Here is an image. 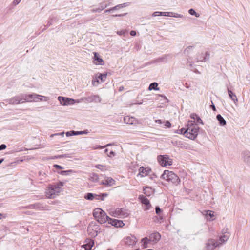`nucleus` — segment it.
Listing matches in <instances>:
<instances>
[{
    "instance_id": "obj_46",
    "label": "nucleus",
    "mask_w": 250,
    "mask_h": 250,
    "mask_svg": "<svg viewBox=\"0 0 250 250\" xmlns=\"http://www.w3.org/2000/svg\"><path fill=\"white\" fill-rule=\"evenodd\" d=\"M95 167L100 169V170H101L102 171H104V167H105L103 165H96Z\"/></svg>"
},
{
    "instance_id": "obj_14",
    "label": "nucleus",
    "mask_w": 250,
    "mask_h": 250,
    "mask_svg": "<svg viewBox=\"0 0 250 250\" xmlns=\"http://www.w3.org/2000/svg\"><path fill=\"white\" fill-rule=\"evenodd\" d=\"M101 184L105 186H112L115 184V181L111 177H106L104 180L101 182Z\"/></svg>"
},
{
    "instance_id": "obj_34",
    "label": "nucleus",
    "mask_w": 250,
    "mask_h": 250,
    "mask_svg": "<svg viewBox=\"0 0 250 250\" xmlns=\"http://www.w3.org/2000/svg\"><path fill=\"white\" fill-rule=\"evenodd\" d=\"M106 7H107L106 5L104 4V3H102L101 4L100 7L98 8H97V9L94 10V11H95L96 12H100L102 10H104Z\"/></svg>"
},
{
    "instance_id": "obj_53",
    "label": "nucleus",
    "mask_w": 250,
    "mask_h": 250,
    "mask_svg": "<svg viewBox=\"0 0 250 250\" xmlns=\"http://www.w3.org/2000/svg\"><path fill=\"white\" fill-rule=\"evenodd\" d=\"M120 9H121L120 4L117 5L113 7L112 8V9L113 10V11L114 10H119Z\"/></svg>"
},
{
    "instance_id": "obj_45",
    "label": "nucleus",
    "mask_w": 250,
    "mask_h": 250,
    "mask_svg": "<svg viewBox=\"0 0 250 250\" xmlns=\"http://www.w3.org/2000/svg\"><path fill=\"white\" fill-rule=\"evenodd\" d=\"M94 95L91 96H89V97L86 98L85 99L87 101L91 102L94 101Z\"/></svg>"
},
{
    "instance_id": "obj_36",
    "label": "nucleus",
    "mask_w": 250,
    "mask_h": 250,
    "mask_svg": "<svg viewBox=\"0 0 250 250\" xmlns=\"http://www.w3.org/2000/svg\"><path fill=\"white\" fill-rule=\"evenodd\" d=\"M108 194L106 193H102L99 195H98L97 198L96 199L97 200L101 199V201H104V198L108 196Z\"/></svg>"
},
{
    "instance_id": "obj_18",
    "label": "nucleus",
    "mask_w": 250,
    "mask_h": 250,
    "mask_svg": "<svg viewBox=\"0 0 250 250\" xmlns=\"http://www.w3.org/2000/svg\"><path fill=\"white\" fill-rule=\"evenodd\" d=\"M126 213L125 212L124 208H117L114 212H112L111 215L114 217H118L121 215H126Z\"/></svg>"
},
{
    "instance_id": "obj_62",
    "label": "nucleus",
    "mask_w": 250,
    "mask_h": 250,
    "mask_svg": "<svg viewBox=\"0 0 250 250\" xmlns=\"http://www.w3.org/2000/svg\"><path fill=\"white\" fill-rule=\"evenodd\" d=\"M210 108L213 110V111H215L216 110V108H215V105H214V104L212 103V104L210 106Z\"/></svg>"
},
{
    "instance_id": "obj_2",
    "label": "nucleus",
    "mask_w": 250,
    "mask_h": 250,
    "mask_svg": "<svg viewBox=\"0 0 250 250\" xmlns=\"http://www.w3.org/2000/svg\"><path fill=\"white\" fill-rule=\"evenodd\" d=\"M187 129L188 131H187L186 137L190 139L194 140L198 134L199 127L196 124H195L194 121H189Z\"/></svg>"
},
{
    "instance_id": "obj_10",
    "label": "nucleus",
    "mask_w": 250,
    "mask_h": 250,
    "mask_svg": "<svg viewBox=\"0 0 250 250\" xmlns=\"http://www.w3.org/2000/svg\"><path fill=\"white\" fill-rule=\"evenodd\" d=\"M58 99L60 104L63 106L72 104L74 103V100L72 98L59 96Z\"/></svg>"
},
{
    "instance_id": "obj_47",
    "label": "nucleus",
    "mask_w": 250,
    "mask_h": 250,
    "mask_svg": "<svg viewBox=\"0 0 250 250\" xmlns=\"http://www.w3.org/2000/svg\"><path fill=\"white\" fill-rule=\"evenodd\" d=\"M155 211L157 214H159L162 211V210L159 206H156L155 208Z\"/></svg>"
},
{
    "instance_id": "obj_12",
    "label": "nucleus",
    "mask_w": 250,
    "mask_h": 250,
    "mask_svg": "<svg viewBox=\"0 0 250 250\" xmlns=\"http://www.w3.org/2000/svg\"><path fill=\"white\" fill-rule=\"evenodd\" d=\"M107 77V73H100L96 78V80L92 81V84L94 85H96L95 83L97 84L99 83V80H101V82H104Z\"/></svg>"
},
{
    "instance_id": "obj_39",
    "label": "nucleus",
    "mask_w": 250,
    "mask_h": 250,
    "mask_svg": "<svg viewBox=\"0 0 250 250\" xmlns=\"http://www.w3.org/2000/svg\"><path fill=\"white\" fill-rule=\"evenodd\" d=\"M188 13L191 15L195 16V17L197 18L199 17V16H200V14L199 13H196V11L193 9H192V8L188 10Z\"/></svg>"
},
{
    "instance_id": "obj_48",
    "label": "nucleus",
    "mask_w": 250,
    "mask_h": 250,
    "mask_svg": "<svg viewBox=\"0 0 250 250\" xmlns=\"http://www.w3.org/2000/svg\"><path fill=\"white\" fill-rule=\"evenodd\" d=\"M198 116H199L195 113H193L190 115V118L194 120H195Z\"/></svg>"
},
{
    "instance_id": "obj_15",
    "label": "nucleus",
    "mask_w": 250,
    "mask_h": 250,
    "mask_svg": "<svg viewBox=\"0 0 250 250\" xmlns=\"http://www.w3.org/2000/svg\"><path fill=\"white\" fill-rule=\"evenodd\" d=\"M139 199L141 201V203L146 206V209H149L151 207V204L149 200L144 196L143 195H139Z\"/></svg>"
},
{
    "instance_id": "obj_1",
    "label": "nucleus",
    "mask_w": 250,
    "mask_h": 250,
    "mask_svg": "<svg viewBox=\"0 0 250 250\" xmlns=\"http://www.w3.org/2000/svg\"><path fill=\"white\" fill-rule=\"evenodd\" d=\"M43 98L45 99V101H47V97L35 93L30 94H22L18 96L8 99L7 102L10 104H18L23 103L25 102H37V101L35 100L36 99L42 101Z\"/></svg>"
},
{
    "instance_id": "obj_61",
    "label": "nucleus",
    "mask_w": 250,
    "mask_h": 250,
    "mask_svg": "<svg viewBox=\"0 0 250 250\" xmlns=\"http://www.w3.org/2000/svg\"><path fill=\"white\" fill-rule=\"evenodd\" d=\"M115 152H114V151H111L110 152L109 154H107V156H108V157H111L112 156H115Z\"/></svg>"
},
{
    "instance_id": "obj_54",
    "label": "nucleus",
    "mask_w": 250,
    "mask_h": 250,
    "mask_svg": "<svg viewBox=\"0 0 250 250\" xmlns=\"http://www.w3.org/2000/svg\"><path fill=\"white\" fill-rule=\"evenodd\" d=\"M6 147L7 146L5 144H3L0 145V151L6 149Z\"/></svg>"
},
{
    "instance_id": "obj_44",
    "label": "nucleus",
    "mask_w": 250,
    "mask_h": 250,
    "mask_svg": "<svg viewBox=\"0 0 250 250\" xmlns=\"http://www.w3.org/2000/svg\"><path fill=\"white\" fill-rule=\"evenodd\" d=\"M94 100L95 102H100L101 101V98L98 95H94Z\"/></svg>"
},
{
    "instance_id": "obj_42",
    "label": "nucleus",
    "mask_w": 250,
    "mask_h": 250,
    "mask_svg": "<svg viewBox=\"0 0 250 250\" xmlns=\"http://www.w3.org/2000/svg\"><path fill=\"white\" fill-rule=\"evenodd\" d=\"M244 160L246 162L250 164V153H247L244 157Z\"/></svg>"
},
{
    "instance_id": "obj_57",
    "label": "nucleus",
    "mask_w": 250,
    "mask_h": 250,
    "mask_svg": "<svg viewBox=\"0 0 250 250\" xmlns=\"http://www.w3.org/2000/svg\"><path fill=\"white\" fill-rule=\"evenodd\" d=\"M21 1V0H14L13 3L15 5H16L18 4Z\"/></svg>"
},
{
    "instance_id": "obj_35",
    "label": "nucleus",
    "mask_w": 250,
    "mask_h": 250,
    "mask_svg": "<svg viewBox=\"0 0 250 250\" xmlns=\"http://www.w3.org/2000/svg\"><path fill=\"white\" fill-rule=\"evenodd\" d=\"M152 15L154 17L160 16H167V12L157 11V12H154L153 13Z\"/></svg>"
},
{
    "instance_id": "obj_13",
    "label": "nucleus",
    "mask_w": 250,
    "mask_h": 250,
    "mask_svg": "<svg viewBox=\"0 0 250 250\" xmlns=\"http://www.w3.org/2000/svg\"><path fill=\"white\" fill-rule=\"evenodd\" d=\"M125 244L129 246L134 245L137 242V239L134 235L127 236L125 238Z\"/></svg>"
},
{
    "instance_id": "obj_38",
    "label": "nucleus",
    "mask_w": 250,
    "mask_h": 250,
    "mask_svg": "<svg viewBox=\"0 0 250 250\" xmlns=\"http://www.w3.org/2000/svg\"><path fill=\"white\" fill-rule=\"evenodd\" d=\"M188 130L187 128H182L180 129L177 130V133L180 134L186 135Z\"/></svg>"
},
{
    "instance_id": "obj_6",
    "label": "nucleus",
    "mask_w": 250,
    "mask_h": 250,
    "mask_svg": "<svg viewBox=\"0 0 250 250\" xmlns=\"http://www.w3.org/2000/svg\"><path fill=\"white\" fill-rule=\"evenodd\" d=\"M161 238V235L158 232L153 233L150 234L149 238L145 237L141 240L143 242V247L146 248L147 247V244L149 241L156 243L158 242Z\"/></svg>"
},
{
    "instance_id": "obj_23",
    "label": "nucleus",
    "mask_w": 250,
    "mask_h": 250,
    "mask_svg": "<svg viewBox=\"0 0 250 250\" xmlns=\"http://www.w3.org/2000/svg\"><path fill=\"white\" fill-rule=\"evenodd\" d=\"M210 58V54L208 52H206L205 53V55L203 56V59H197V62H206L208 61Z\"/></svg>"
},
{
    "instance_id": "obj_43",
    "label": "nucleus",
    "mask_w": 250,
    "mask_h": 250,
    "mask_svg": "<svg viewBox=\"0 0 250 250\" xmlns=\"http://www.w3.org/2000/svg\"><path fill=\"white\" fill-rule=\"evenodd\" d=\"M58 159L63 158H71V156L70 154H66L63 155H58Z\"/></svg>"
},
{
    "instance_id": "obj_51",
    "label": "nucleus",
    "mask_w": 250,
    "mask_h": 250,
    "mask_svg": "<svg viewBox=\"0 0 250 250\" xmlns=\"http://www.w3.org/2000/svg\"><path fill=\"white\" fill-rule=\"evenodd\" d=\"M195 120L196 121L197 123H200L202 125L204 124L203 121L202 120V119L200 118V117L199 116H198Z\"/></svg>"
},
{
    "instance_id": "obj_25",
    "label": "nucleus",
    "mask_w": 250,
    "mask_h": 250,
    "mask_svg": "<svg viewBox=\"0 0 250 250\" xmlns=\"http://www.w3.org/2000/svg\"><path fill=\"white\" fill-rule=\"evenodd\" d=\"M228 92L229 95V97L234 102L238 101V99L236 96V95L230 90L228 88Z\"/></svg>"
},
{
    "instance_id": "obj_50",
    "label": "nucleus",
    "mask_w": 250,
    "mask_h": 250,
    "mask_svg": "<svg viewBox=\"0 0 250 250\" xmlns=\"http://www.w3.org/2000/svg\"><path fill=\"white\" fill-rule=\"evenodd\" d=\"M38 206V205L36 204H31L28 206L27 208H30V209H33L37 208V207Z\"/></svg>"
},
{
    "instance_id": "obj_19",
    "label": "nucleus",
    "mask_w": 250,
    "mask_h": 250,
    "mask_svg": "<svg viewBox=\"0 0 250 250\" xmlns=\"http://www.w3.org/2000/svg\"><path fill=\"white\" fill-rule=\"evenodd\" d=\"M139 174L141 177H145L148 174L150 171V169H148L146 168H144V167H141L139 169Z\"/></svg>"
},
{
    "instance_id": "obj_27",
    "label": "nucleus",
    "mask_w": 250,
    "mask_h": 250,
    "mask_svg": "<svg viewBox=\"0 0 250 250\" xmlns=\"http://www.w3.org/2000/svg\"><path fill=\"white\" fill-rule=\"evenodd\" d=\"M50 187L51 188H52V190L54 191L56 194L61 192V191H62L61 188L59 187V186H57V185H51Z\"/></svg>"
},
{
    "instance_id": "obj_5",
    "label": "nucleus",
    "mask_w": 250,
    "mask_h": 250,
    "mask_svg": "<svg viewBox=\"0 0 250 250\" xmlns=\"http://www.w3.org/2000/svg\"><path fill=\"white\" fill-rule=\"evenodd\" d=\"M87 232L90 236L95 237L101 232V229L97 223L91 222L88 226Z\"/></svg>"
},
{
    "instance_id": "obj_20",
    "label": "nucleus",
    "mask_w": 250,
    "mask_h": 250,
    "mask_svg": "<svg viewBox=\"0 0 250 250\" xmlns=\"http://www.w3.org/2000/svg\"><path fill=\"white\" fill-rule=\"evenodd\" d=\"M56 193L54 191L52 190V188L50 187L46 192V195L49 198H54L55 197Z\"/></svg>"
},
{
    "instance_id": "obj_11",
    "label": "nucleus",
    "mask_w": 250,
    "mask_h": 250,
    "mask_svg": "<svg viewBox=\"0 0 250 250\" xmlns=\"http://www.w3.org/2000/svg\"><path fill=\"white\" fill-rule=\"evenodd\" d=\"M108 222L109 224H111L112 226L115 227H122L125 225V224L122 220H117L115 219H112L110 217H108Z\"/></svg>"
},
{
    "instance_id": "obj_8",
    "label": "nucleus",
    "mask_w": 250,
    "mask_h": 250,
    "mask_svg": "<svg viewBox=\"0 0 250 250\" xmlns=\"http://www.w3.org/2000/svg\"><path fill=\"white\" fill-rule=\"evenodd\" d=\"M227 229H224L222 230V235L219 237L218 243L220 245L225 243L230 237V234L227 232Z\"/></svg>"
},
{
    "instance_id": "obj_29",
    "label": "nucleus",
    "mask_w": 250,
    "mask_h": 250,
    "mask_svg": "<svg viewBox=\"0 0 250 250\" xmlns=\"http://www.w3.org/2000/svg\"><path fill=\"white\" fill-rule=\"evenodd\" d=\"M169 55H165L157 59L155 62H164L167 61V58Z\"/></svg>"
},
{
    "instance_id": "obj_49",
    "label": "nucleus",
    "mask_w": 250,
    "mask_h": 250,
    "mask_svg": "<svg viewBox=\"0 0 250 250\" xmlns=\"http://www.w3.org/2000/svg\"><path fill=\"white\" fill-rule=\"evenodd\" d=\"M171 124L170 122L168 121H167L165 122V126L167 128H170L171 127Z\"/></svg>"
},
{
    "instance_id": "obj_3",
    "label": "nucleus",
    "mask_w": 250,
    "mask_h": 250,
    "mask_svg": "<svg viewBox=\"0 0 250 250\" xmlns=\"http://www.w3.org/2000/svg\"><path fill=\"white\" fill-rule=\"evenodd\" d=\"M161 178L177 185L180 182L179 177L173 172L166 170L161 175Z\"/></svg>"
},
{
    "instance_id": "obj_59",
    "label": "nucleus",
    "mask_w": 250,
    "mask_h": 250,
    "mask_svg": "<svg viewBox=\"0 0 250 250\" xmlns=\"http://www.w3.org/2000/svg\"><path fill=\"white\" fill-rule=\"evenodd\" d=\"M125 31H124V30H121V31H118L117 32V34L119 35H123L124 34H125Z\"/></svg>"
},
{
    "instance_id": "obj_4",
    "label": "nucleus",
    "mask_w": 250,
    "mask_h": 250,
    "mask_svg": "<svg viewBox=\"0 0 250 250\" xmlns=\"http://www.w3.org/2000/svg\"><path fill=\"white\" fill-rule=\"evenodd\" d=\"M93 217L100 223L103 224L108 221V217L106 213L100 208H96L93 210Z\"/></svg>"
},
{
    "instance_id": "obj_60",
    "label": "nucleus",
    "mask_w": 250,
    "mask_h": 250,
    "mask_svg": "<svg viewBox=\"0 0 250 250\" xmlns=\"http://www.w3.org/2000/svg\"><path fill=\"white\" fill-rule=\"evenodd\" d=\"M130 35L132 36H135L136 35V32L135 31L132 30L130 32Z\"/></svg>"
},
{
    "instance_id": "obj_28",
    "label": "nucleus",
    "mask_w": 250,
    "mask_h": 250,
    "mask_svg": "<svg viewBox=\"0 0 250 250\" xmlns=\"http://www.w3.org/2000/svg\"><path fill=\"white\" fill-rule=\"evenodd\" d=\"M158 84L156 82L152 83L150 84L148 90H159V88L158 87Z\"/></svg>"
},
{
    "instance_id": "obj_58",
    "label": "nucleus",
    "mask_w": 250,
    "mask_h": 250,
    "mask_svg": "<svg viewBox=\"0 0 250 250\" xmlns=\"http://www.w3.org/2000/svg\"><path fill=\"white\" fill-rule=\"evenodd\" d=\"M128 5V3H124L123 4H120V6L121 8H123L124 7H126Z\"/></svg>"
},
{
    "instance_id": "obj_37",
    "label": "nucleus",
    "mask_w": 250,
    "mask_h": 250,
    "mask_svg": "<svg viewBox=\"0 0 250 250\" xmlns=\"http://www.w3.org/2000/svg\"><path fill=\"white\" fill-rule=\"evenodd\" d=\"M124 120L125 123L128 124H132L133 121V118H129L128 117H124Z\"/></svg>"
},
{
    "instance_id": "obj_55",
    "label": "nucleus",
    "mask_w": 250,
    "mask_h": 250,
    "mask_svg": "<svg viewBox=\"0 0 250 250\" xmlns=\"http://www.w3.org/2000/svg\"><path fill=\"white\" fill-rule=\"evenodd\" d=\"M127 13H124V14H116V15H113L112 16L113 17H123L125 15H126Z\"/></svg>"
},
{
    "instance_id": "obj_52",
    "label": "nucleus",
    "mask_w": 250,
    "mask_h": 250,
    "mask_svg": "<svg viewBox=\"0 0 250 250\" xmlns=\"http://www.w3.org/2000/svg\"><path fill=\"white\" fill-rule=\"evenodd\" d=\"M53 167L56 168V169H63V167L60 166V165H57V164H55L54 165Z\"/></svg>"
},
{
    "instance_id": "obj_56",
    "label": "nucleus",
    "mask_w": 250,
    "mask_h": 250,
    "mask_svg": "<svg viewBox=\"0 0 250 250\" xmlns=\"http://www.w3.org/2000/svg\"><path fill=\"white\" fill-rule=\"evenodd\" d=\"M59 187H62L64 185V183L63 182L60 181L56 184Z\"/></svg>"
},
{
    "instance_id": "obj_31",
    "label": "nucleus",
    "mask_w": 250,
    "mask_h": 250,
    "mask_svg": "<svg viewBox=\"0 0 250 250\" xmlns=\"http://www.w3.org/2000/svg\"><path fill=\"white\" fill-rule=\"evenodd\" d=\"M75 172L71 169L68 170H63L61 171V172H59L58 173L62 175H68L72 173H75Z\"/></svg>"
},
{
    "instance_id": "obj_30",
    "label": "nucleus",
    "mask_w": 250,
    "mask_h": 250,
    "mask_svg": "<svg viewBox=\"0 0 250 250\" xmlns=\"http://www.w3.org/2000/svg\"><path fill=\"white\" fill-rule=\"evenodd\" d=\"M167 16L169 17H173L176 18H181L183 17V15L181 14L173 12H167Z\"/></svg>"
},
{
    "instance_id": "obj_40",
    "label": "nucleus",
    "mask_w": 250,
    "mask_h": 250,
    "mask_svg": "<svg viewBox=\"0 0 250 250\" xmlns=\"http://www.w3.org/2000/svg\"><path fill=\"white\" fill-rule=\"evenodd\" d=\"M151 190V188L149 187H146L144 188L143 191L144 193L146 194V196H149L150 195V192Z\"/></svg>"
},
{
    "instance_id": "obj_22",
    "label": "nucleus",
    "mask_w": 250,
    "mask_h": 250,
    "mask_svg": "<svg viewBox=\"0 0 250 250\" xmlns=\"http://www.w3.org/2000/svg\"><path fill=\"white\" fill-rule=\"evenodd\" d=\"M97 196H98V195H97L96 194H94L92 193H87L86 194H85L84 198L86 200H92L94 199V198H95V197H96V198H97Z\"/></svg>"
},
{
    "instance_id": "obj_32",
    "label": "nucleus",
    "mask_w": 250,
    "mask_h": 250,
    "mask_svg": "<svg viewBox=\"0 0 250 250\" xmlns=\"http://www.w3.org/2000/svg\"><path fill=\"white\" fill-rule=\"evenodd\" d=\"M206 216L208 220H211L212 217L214 216L213 212L210 210L206 211Z\"/></svg>"
},
{
    "instance_id": "obj_16",
    "label": "nucleus",
    "mask_w": 250,
    "mask_h": 250,
    "mask_svg": "<svg viewBox=\"0 0 250 250\" xmlns=\"http://www.w3.org/2000/svg\"><path fill=\"white\" fill-rule=\"evenodd\" d=\"M88 133V131L87 130H84V131H68L66 133V135L67 137L68 136H71L73 135H82V134H86Z\"/></svg>"
},
{
    "instance_id": "obj_63",
    "label": "nucleus",
    "mask_w": 250,
    "mask_h": 250,
    "mask_svg": "<svg viewBox=\"0 0 250 250\" xmlns=\"http://www.w3.org/2000/svg\"><path fill=\"white\" fill-rule=\"evenodd\" d=\"M96 148H99V149H103V148H105V146H96Z\"/></svg>"
},
{
    "instance_id": "obj_7",
    "label": "nucleus",
    "mask_w": 250,
    "mask_h": 250,
    "mask_svg": "<svg viewBox=\"0 0 250 250\" xmlns=\"http://www.w3.org/2000/svg\"><path fill=\"white\" fill-rule=\"evenodd\" d=\"M158 161L163 167L171 166L172 164V159L167 155H159L158 156Z\"/></svg>"
},
{
    "instance_id": "obj_9",
    "label": "nucleus",
    "mask_w": 250,
    "mask_h": 250,
    "mask_svg": "<svg viewBox=\"0 0 250 250\" xmlns=\"http://www.w3.org/2000/svg\"><path fill=\"white\" fill-rule=\"evenodd\" d=\"M219 246L218 242H216L213 239H209L206 244V248L207 250H213Z\"/></svg>"
},
{
    "instance_id": "obj_26",
    "label": "nucleus",
    "mask_w": 250,
    "mask_h": 250,
    "mask_svg": "<svg viewBox=\"0 0 250 250\" xmlns=\"http://www.w3.org/2000/svg\"><path fill=\"white\" fill-rule=\"evenodd\" d=\"M89 179L92 182H98L99 180V176L96 173H92L89 175Z\"/></svg>"
},
{
    "instance_id": "obj_33",
    "label": "nucleus",
    "mask_w": 250,
    "mask_h": 250,
    "mask_svg": "<svg viewBox=\"0 0 250 250\" xmlns=\"http://www.w3.org/2000/svg\"><path fill=\"white\" fill-rule=\"evenodd\" d=\"M193 47L192 46H189L187 47L184 51V53L186 55H189L191 51L192 50Z\"/></svg>"
},
{
    "instance_id": "obj_24",
    "label": "nucleus",
    "mask_w": 250,
    "mask_h": 250,
    "mask_svg": "<svg viewBox=\"0 0 250 250\" xmlns=\"http://www.w3.org/2000/svg\"><path fill=\"white\" fill-rule=\"evenodd\" d=\"M88 243L84 245L85 250H90L94 245V241L91 239H88Z\"/></svg>"
},
{
    "instance_id": "obj_21",
    "label": "nucleus",
    "mask_w": 250,
    "mask_h": 250,
    "mask_svg": "<svg viewBox=\"0 0 250 250\" xmlns=\"http://www.w3.org/2000/svg\"><path fill=\"white\" fill-rule=\"evenodd\" d=\"M216 119L220 125L224 126L226 125V121L220 114H218L216 116Z\"/></svg>"
},
{
    "instance_id": "obj_41",
    "label": "nucleus",
    "mask_w": 250,
    "mask_h": 250,
    "mask_svg": "<svg viewBox=\"0 0 250 250\" xmlns=\"http://www.w3.org/2000/svg\"><path fill=\"white\" fill-rule=\"evenodd\" d=\"M174 145L180 147L181 148H183L185 147V145L183 142L181 141H175L174 143Z\"/></svg>"
},
{
    "instance_id": "obj_64",
    "label": "nucleus",
    "mask_w": 250,
    "mask_h": 250,
    "mask_svg": "<svg viewBox=\"0 0 250 250\" xmlns=\"http://www.w3.org/2000/svg\"><path fill=\"white\" fill-rule=\"evenodd\" d=\"M155 122L157 123H158V124H162V121H161V120H155Z\"/></svg>"
},
{
    "instance_id": "obj_17",
    "label": "nucleus",
    "mask_w": 250,
    "mask_h": 250,
    "mask_svg": "<svg viewBox=\"0 0 250 250\" xmlns=\"http://www.w3.org/2000/svg\"><path fill=\"white\" fill-rule=\"evenodd\" d=\"M94 63L96 65H103L104 64V62L103 60L100 57L98 53L94 52Z\"/></svg>"
}]
</instances>
